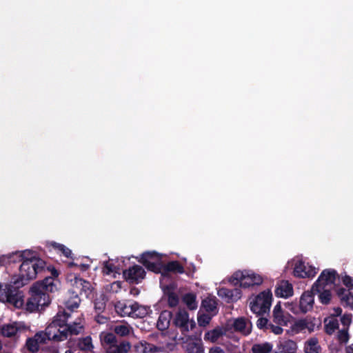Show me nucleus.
<instances>
[{
	"label": "nucleus",
	"instance_id": "25",
	"mask_svg": "<svg viewBox=\"0 0 353 353\" xmlns=\"http://www.w3.org/2000/svg\"><path fill=\"white\" fill-rule=\"evenodd\" d=\"M234 293H236V297H241V291L237 288L230 290L222 288L218 291V295L220 297L227 299V302L228 303L232 301V299L234 297Z\"/></svg>",
	"mask_w": 353,
	"mask_h": 353
},
{
	"label": "nucleus",
	"instance_id": "45",
	"mask_svg": "<svg viewBox=\"0 0 353 353\" xmlns=\"http://www.w3.org/2000/svg\"><path fill=\"white\" fill-rule=\"evenodd\" d=\"M8 257L10 258L9 259V262L10 265L12 263H21V261L22 256L19 254V252H15L9 254H8Z\"/></svg>",
	"mask_w": 353,
	"mask_h": 353
},
{
	"label": "nucleus",
	"instance_id": "5",
	"mask_svg": "<svg viewBox=\"0 0 353 353\" xmlns=\"http://www.w3.org/2000/svg\"><path fill=\"white\" fill-rule=\"evenodd\" d=\"M272 300V292L270 290L263 291L250 302V310L257 316H262L270 311Z\"/></svg>",
	"mask_w": 353,
	"mask_h": 353
},
{
	"label": "nucleus",
	"instance_id": "41",
	"mask_svg": "<svg viewBox=\"0 0 353 353\" xmlns=\"http://www.w3.org/2000/svg\"><path fill=\"white\" fill-rule=\"evenodd\" d=\"M338 340L341 343H346L349 340V334L347 327H343L338 332Z\"/></svg>",
	"mask_w": 353,
	"mask_h": 353
},
{
	"label": "nucleus",
	"instance_id": "22",
	"mask_svg": "<svg viewBox=\"0 0 353 353\" xmlns=\"http://www.w3.org/2000/svg\"><path fill=\"white\" fill-rule=\"evenodd\" d=\"M280 303H278L273 310V321L277 325H285L287 321L285 320Z\"/></svg>",
	"mask_w": 353,
	"mask_h": 353
},
{
	"label": "nucleus",
	"instance_id": "3",
	"mask_svg": "<svg viewBox=\"0 0 353 353\" xmlns=\"http://www.w3.org/2000/svg\"><path fill=\"white\" fill-rule=\"evenodd\" d=\"M69 316L70 314L65 311H59L56 314L45 330L48 340L57 342L65 340V332L63 330V323L67 321Z\"/></svg>",
	"mask_w": 353,
	"mask_h": 353
},
{
	"label": "nucleus",
	"instance_id": "32",
	"mask_svg": "<svg viewBox=\"0 0 353 353\" xmlns=\"http://www.w3.org/2000/svg\"><path fill=\"white\" fill-rule=\"evenodd\" d=\"M246 320L243 317H240L234 321L233 327L235 331L241 332L245 334H250V331L249 330H246Z\"/></svg>",
	"mask_w": 353,
	"mask_h": 353
},
{
	"label": "nucleus",
	"instance_id": "21",
	"mask_svg": "<svg viewBox=\"0 0 353 353\" xmlns=\"http://www.w3.org/2000/svg\"><path fill=\"white\" fill-rule=\"evenodd\" d=\"M82 329L83 327L79 323L68 324L67 321L64 322L63 330L65 332V340L68 336L79 334Z\"/></svg>",
	"mask_w": 353,
	"mask_h": 353
},
{
	"label": "nucleus",
	"instance_id": "14",
	"mask_svg": "<svg viewBox=\"0 0 353 353\" xmlns=\"http://www.w3.org/2000/svg\"><path fill=\"white\" fill-rule=\"evenodd\" d=\"M116 312L121 316H132L133 314L134 307L133 303H126L123 301H118L115 305Z\"/></svg>",
	"mask_w": 353,
	"mask_h": 353
},
{
	"label": "nucleus",
	"instance_id": "26",
	"mask_svg": "<svg viewBox=\"0 0 353 353\" xmlns=\"http://www.w3.org/2000/svg\"><path fill=\"white\" fill-rule=\"evenodd\" d=\"M182 301L190 310H194L197 308L196 296L192 292L185 294L182 296Z\"/></svg>",
	"mask_w": 353,
	"mask_h": 353
},
{
	"label": "nucleus",
	"instance_id": "61",
	"mask_svg": "<svg viewBox=\"0 0 353 353\" xmlns=\"http://www.w3.org/2000/svg\"><path fill=\"white\" fill-rule=\"evenodd\" d=\"M336 312L337 315H340L342 312V309L341 307H337L336 310Z\"/></svg>",
	"mask_w": 353,
	"mask_h": 353
},
{
	"label": "nucleus",
	"instance_id": "49",
	"mask_svg": "<svg viewBox=\"0 0 353 353\" xmlns=\"http://www.w3.org/2000/svg\"><path fill=\"white\" fill-rule=\"evenodd\" d=\"M211 317L206 314L201 315L198 317V323L201 326H205L209 324Z\"/></svg>",
	"mask_w": 353,
	"mask_h": 353
},
{
	"label": "nucleus",
	"instance_id": "53",
	"mask_svg": "<svg viewBox=\"0 0 353 353\" xmlns=\"http://www.w3.org/2000/svg\"><path fill=\"white\" fill-rule=\"evenodd\" d=\"M336 294H338V296L339 297H341V299L347 298V295L346 294L347 290L345 288H343L342 287L337 288L336 289Z\"/></svg>",
	"mask_w": 353,
	"mask_h": 353
},
{
	"label": "nucleus",
	"instance_id": "37",
	"mask_svg": "<svg viewBox=\"0 0 353 353\" xmlns=\"http://www.w3.org/2000/svg\"><path fill=\"white\" fill-rule=\"evenodd\" d=\"M26 346L28 351L35 353L39 350V345L34 337L28 338L26 342Z\"/></svg>",
	"mask_w": 353,
	"mask_h": 353
},
{
	"label": "nucleus",
	"instance_id": "39",
	"mask_svg": "<svg viewBox=\"0 0 353 353\" xmlns=\"http://www.w3.org/2000/svg\"><path fill=\"white\" fill-rule=\"evenodd\" d=\"M19 254L22 256L21 263L28 260H42L40 258L36 257L34 253L30 250H26L23 252H19Z\"/></svg>",
	"mask_w": 353,
	"mask_h": 353
},
{
	"label": "nucleus",
	"instance_id": "58",
	"mask_svg": "<svg viewBox=\"0 0 353 353\" xmlns=\"http://www.w3.org/2000/svg\"><path fill=\"white\" fill-rule=\"evenodd\" d=\"M78 267L80 268L81 270L86 271L89 268L90 265L84 263H81L80 265H78Z\"/></svg>",
	"mask_w": 353,
	"mask_h": 353
},
{
	"label": "nucleus",
	"instance_id": "1",
	"mask_svg": "<svg viewBox=\"0 0 353 353\" xmlns=\"http://www.w3.org/2000/svg\"><path fill=\"white\" fill-rule=\"evenodd\" d=\"M43 260H28L23 261L19 266L17 278L12 277L10 283H0V301L8 303L16 308L23 305V295L19 288L36 278L37 275L45 270Z\"/></svg>",
	"mask_w": 353,
	"mask_h": 353
},
{
	"label": "nucleus",
	"instance_id": "47",
	"mask_svg": "<svg viewBox=\"0 0 353 353\" xmlns=\"http://www.w3.org/2000/svg\"><path fill=\"white\" fill-rule=\"evenodd\" d=\"M341 322L344 327H349L352 323V314H345L341 317Z\"/></svg>",
	"mask_w": 353,
	"mask_h": 353
},
{
	"label": "nucleus",
	"instance_id": "54",
	"mask_svg": "<svg viewBox=\"0 0 353 353\" xmlns=\"http://www.w3.org/2000/svg\"><path fill=\"white\" fill-rule=\"evenodd\" d=\"M9 257H8V255H2L0 256V266H5L10 265L9 262Z\"/></svg>",
	"mask_w": 353,
	"mask_h": 353
},
{
	"label": "nucleus",
	"instance_id": "8",
	"mask_svg": "<svg viewBox=\"0 0 353 353\" xmlns=\"http://www.w3.org/2000/svg\"><path fill=\"white\" fill-rule=\"evenodd\" d=\"M336 279L339 280V275L337 272L334 269H326L324 270L319 276L318 279L315 282L313 288H323L325 285L329 284H334ZM317 291L320 292L319 289Z\"/></svg>",
	"mask_w": 353,
	"mask_h": 353
},
{
	"label": "nucleus",
	"instance_id": "60",
	"mask_svg": "<svg viewBox=\"0 0 353 353\" xmlns=\"http://www.w3.org/2000/svg\"><path fill=\"white\" fill-rule=\"evenodd\" d=\"M78 265H79L77 263H74V262H70L68 264V266L70 267V268L71 267H74V266H75V267L77 266V267Z\"/></svg>",
	"mask_w": 353,
	"mask_h": 353
},
{
	"label": "nucleus",
	"instance_id": "13",
	"mask_svg": "<svg viewBox=\"0 0 353 353\" xmlns=\"http://www.w3.org/2000/svg\"><path fill=\"white\" fill-rule=\"evenodd\" d=\"M314 296L312 291H305L302 294L299 301V307L302 312L306 313L312 309L314 302Z\"/></svg>",
	"mask_w": 353,
	"mask_h": 353
},
{
	"label": "nucleus",
	"instance_id": "7",
	"mask_svg": "<svg viewBox=\"0 0 353 353\" xmlns=\"http://www.w3.org/2000/svg\"><path fill=\"white\" fill-rule=\"evenodd\" d=\"M123 276L130 284H139L145 276V271L141 266L134 265L123 270Z\"/></svg>",
	"mask_w": 353,
	"mask_h": 353
},
{
	"label": "nucleus",
	"instance_id": "30",
	"mask_svg": "<svg viewBox=\"0 0 353 353\" xmlns=\"http://www.w3.org/2000/svg\"><path fill=\"white\" fill-rule=\"evenodd\" d=\"M77 346L82 351L91 352L94 348L91 336H88L79 339Z\"/></svg>",
	"mask_w": 353,
	"mask_h": 353
},
{
	"label": "nucleus",
	"instance_id": "33",
	"mask_svg": "<svg viewBox=\"0 0 353 353\" xmlns=\"http://www.w3.org/2000/svg\"><path fill=\"white\" fill-rule=\"evenodd\" d=\"M148 270L153 272L154 273H162L163 272L164 264L162 261H152L151 263L143 264Z\"/></svg>",
	"mask_w": 353,
	"mask_h": 353
},
{
	"label": "nucleus",
	"instance_id": "52",
	"mask_svg": "<svg viewBox=\"0 0 353 353\" xmlns=\"http://www.w3.org/2000/svg\"><path fill=\"white\" fill-rule=\"evenodd\" d=\"M105 343L109 344V345H116L115 343L117 342V340H116L115 336L113 334H108L105 336Z\"/></svg>",
	"mask_w": 353,
	"mask_h": 353
},
{
	"label": "nucleus",
	"instance_id": "51",
	"mask_svg": "<svg viewBox=\"0 0 353 353\" xmlns=\"http://www.w3.org/2000/svg\"><path fill=\"white\" fill-rule=\"evenodd\" d=\"M280 325H274L270 323L268 330H270L275 334H281L283 333V329Z\"/></svg>",
	"mask_w": 353,
	"mask_h": 353
},
{
	"label": "nucleus",
	"instance_id": "28",
	"mask_svg": "<svg viewBox=\"0 0 353 353\" xmlns=\"http://www.w3.org/2000/svg\"><path fill=\"white\" fill-rule=\"evenodd\" d=\"M273 345L269 342L254 343L251 348L252 353H270L272 351Z\"/></svg>",
	"mask_w": 353,
	"mask_h": 353
},
{
	"label": "nucleus",
	"instance_id": "19",
	"mask_svg": "<svg viewBox=\"0 0 353 353\" xmlns=\"http://www.w3.org/2000/svg\"><path fill=\"white\" fill-rule=\"evenodd\" d=\"M321 347L319 345L316 338H311L307 340L304 346L305 353H321Z\"/></svg>",
	"mask_w": 353,
	"mask_h": 353
},
{
	"label": "nucleus",
	"instance_id": "62",
	"mask_svg": "<svg viewBox=\"0 0 353 353\" xmlns=\"http://www.w3.org/2000/svg\"><path fill=\"white\" fill-rule=\"evenodd\" d=\"M236 293H234V297L232 299V301H236L239 299L241 297H236Z\"/></svg>",
	"mask_w": 353,
	"mask_h": 353
},
{
	"label": "nucleus",
	"instance_id": "44",
	"mask_svg": "<svg viewBox=\"0 0 353 353\" xmlns=\"http://www.w3.org/2000/svg\"><path fill=\"white\" fill-rule=\"evenodd\" d=\"M268 319L265 317H259L256 321V326L260 330H268L269 329V325Z\"/></svg>",
	"mask_w": 353,
	"mask_h": 353
},
{
	"label": "nucleus",
	"instance_id": "15",
	"mask_svg": "<svg viewBox=\"0 0 353 353\" xmlns=\"http://www.w3.org/2000/svg\"><path fill=\"white\" fill-rule=\"evenodd\" d=\"M172 318V313L168 310H163L161 312L157 323V327L161 331H164L167 330L170 324V321Z\"/></svg>",
	"mask_w": 353,
	"mask_h": 353
},
{
	"label": "nucleus",
	"instance_id": "63",
	"mask_svg": "<svg viewBox=\"0 0 353 353\" xmlns=\"http://www.w3.org/2000/svg\"><path fill=\"white\" fill-rule=\"evenodd\" d=\"M65 353H73L71 350H66Z\"/></svg>",
	"mask_w": 353,
	"mask_h": 353
},
{
	"label": "nucleus",
	"instance_id": "50",
	"mask_svg": "<svg viewBox=\"0 0 353 353\" xmlns=\"http://www.w3.org/2000/svg\"><path fill=\"white\" fill-rule=\"evenodd\" d=\"M342 282L348 289L353 288V279L351 276L345 274L342 277Z\"/></svg>",
	"mask_w": 353,
	"mask_h": 353
},
{
	"label": "nucleus",
	"instance_id": "35",
	"mask_svg": "<svg viewBox=\"0 0 353 353\" xmlns=\"http://www.w3.org/2000/svg\"><path fill=\"white\" fill-rule=\"evenodd\" d=\"M51 245L52 246L53 248L61 252L62 254L65 257L72 259V253L71 250L65 246L64 245L56 242H52L51 243Z\"/></svg>",
	"mask_w": 353,
	"mask_h": 353
},
{
	"label": "nucleus",
	"instance_id": "42",
	"mask_svg": "<svg viewBox=\"0 0 353 353\" xmlns=\"http://www.w3.org/2000/svg\"><path fill=\"white\" fill-rule=\"evenodd\" d=\"M94 305L95 312L99 314L102 313L105 310L106 306L105 302L103 301V299H97L94 302Z\"/></svg>",
	"mask_w": 353,
	"mask_h": 353
},
{
	"label": "nucleus",
	"instance_id": "40",
	"mask_svg": "<svg viewBox=\"0 0 353 353\" xmlns=\"http://www.w3.org/2000/svg\"><path fill=\"white\" fill-rule=\"evenodd\" d=\"M319 298L321 303L327 305L330 302L332 294L330 290H323V292H320Z\"/></svg>",
	"mask_w": 353,
	"mask_h": 353
},
{
	"label": "nucleus",
	"instance_id": "18",
	"mask_svg": "<svg viewBox=\"0 0 353 353\" xmlns=\"http://www.w3.org/2000/svg\"><path fill=\"white\" fill-rule=\"evenodd\" d=\"M201 307L207 312L211 313L213 315L216 314L218 312L216 298H205L201 302Z\"/></svg>",
	"mask_w": 353,
	"mask_h": 353
},
{
	"label": "nucleus",
	"instance_id": "59",
	"mask_svg": "<svg viewBox=\"0 0 353 353\" xmlns=\"http://www.w3.org/2000/svg\"><path fill=\"white\" fill-rule=\"evenodd\" d=\"M139 292V290L137 288H133L130 290V293L132 294H138Z\"/></svg>",
	"mask_w": 353,
	"mask_h": 353
},
{
	"label": "nucleus",
	"instance_id": "20",
	"mask_svg": "<svg viewBox=\"0 0 353 353\" xmlns=\"http://www.w3.org/2000/svg\"><path fill=\"white\" fill-rule=\"evenodd\" d=\"M161 261V256L157 252H145L141 255L139 262L142 264Z\"/></svg>",
	"mask_w": 353,
	"mask_h": 353
},
{
	"label": "nucleus",
	"instance_id": "27",
	"mask_svg": "<svg viewBox=\"0 0 353 353\" xmlns=\"http://www.w3.org/2000/svg\"><path fill=\"white\" fill-rule=\"evenodd\" d=\"M130 348L129 343L122 342L119 345H109L105 350V353H128Z\"/></svg>",
	"mask_w": 353,
	"mask_h": 353
},
{
	"label": "nucleus",
	"instance_id": "11",
	"mask_svg": "<svg viewBox=\"0 0 353 353\" xmlns=\"http://www.w3.org/2000/svg\"><path fill=\"white\" fill-rule=\"evenodd\" d=\"M274 293L277 297L289 298L292 296L294 293L292 284L288 281H280L276 286Z\"/></svg>",
	"mask_w": 353,
	"mask_h": 353
},
{
	"label": "nucleus",
	"instance_id": "31",
	"mask_svg": "<svg viewBox=\"0 0 353 353\" xmlns=\"http://www.w3.org/2000/svg\"><path fill=\"white\" fill-rule=\"evenodd\" d=\"M133 314L132 317L143 318L148 314L149 307L139 305L138 303H133Z\"/></svg>",
	"mask_w": 353,
	"mask_h": 353
},
{
	"label": "nucleus",
	"instance_id": "56",
	"mask_svg": "<svg viewBox=\"0 0 353 353\" xmlns=\"http://www.w3.org/2000/svg\"><path fill=\"white\" fill-rule=\"evenodd\" d=\"M209 353H225V351L221 347L215 346L210 349Z\"/></svg>",
	"mask_w": 353,
	"mask_h": 353
},
{
	"label": "nucleus",
	"instance_id": "29",
	"mask_svg": "<svg viewBox=\"0 0 353 353\" xmlns=\"http://www.w3.org/2000/svg\"><path fill=\"white\" fill-rule=\"evenodd\" d=\"M154 348V345L146 341H139L133 346V349L137 353H150L152 352Z\"/></svg>",
	"mask_w": 353,
	"mask_h": 353
},
{
	"label": "nucleus",
	"instance_id": "23",
	"mask_svg": "<svg viewBox=\"0 0 353 353\" xmlns=\"http://www.w3.org/2000/svg\"><path fill=\"white\" fill-rule=\"evenodd\" d=\"M19 328L17 326V323H14L12 324H6L1 327L0 332L2 336L5 337L10 338L15 336L19 332Z\"/></svg>",
	"mask_w": 353,
	"mask_h": 353
},
{
	"label": "nucleus",
	"instance_id": "16",
	"mask_svg": "<svg viewBox=\"0 0 353 353\" xmlns=\"http://www.w3.org/2000/svg\"><path fill=\"white\" fill-rule=\"evenodd\" d=\"M279 353H296L297 350V344L291 339L280 341L277 345Z\"/></svg>",
	"mask_w": 353,
	"mask_h": 353
},
{
	"label": "nucleus",
	"instance_id": "12",
	"mask_svg": "<svg viewBox=\"0 0 353 353\" xmlns=\"http://www.w3.org/2000/svg\"><path fill=\"white\" fill-rule=\"evenodd\" d=\"M189 314L185 310H179L173 319V325L181 329L182 332L188 331Z\"/></svg>",
	"mask_w": 353,
	"mask_h": 353
},
{
	"label": "nucleus",
	"instance_id": "10",
	"mask_svg": "<svg viewBox=\"0 0 353 353\" xmlns=\"http://www.w3.org/2000/svg\"><path fill=\"white\" fill-rule=\"evenodd\" d=\"M176 288V285L173 283L166 285L163 288L164 297L166 299L168 305L170 307H174L179 303V295L175 292Z\"/></svg>",
	"mask_w": 353,
	"mask_h": 353
},
{
	"label": "nucleus",
	"instance_id": "36",
	"mask_svg": "<svg viewBox=\"0 0 353 353\" xmlns=\"http://www.w3.org/2000/svg\"><path fill=\"white\" fill-rule=\"evenodd\" d=\"M93 288L92 287L91 283L83 279V286L81 288V293L79 296H85V298H88L89 296L92 294Z\"/></svg>",
	"mask_w": 353,
	"mask_h": 353
},
{
	"label": "nucleus",
	"instance_id": "6",
	"mask_svg": "<svg viewBox=\"0 0 353 353\" xmlns=\"http://www.w3.org/2000/svg\"><path fill=\"white\" fill-rule=\"evenodd\" d=\"M71 288L69 290L71 296L74 299L73 301H68L66 303V307L71 311L77 309L79 306L81 288L83 286V279L77 276H74V279H71Z\"/></svg>",
	"mask_w": 353,
	"mask_h": 353
},
{
	"label": "nucleus",
	"instance_id": "9",
	"mask_svg": "<svg viewBox=\"0 0 353 353\" xmlns=\"http://www.w3.org/2000/svg\"><path fill=\"white\" fill-rule=\"evenodd\" d=\"M294 276L299 278H310L314 277L316 271V269L312 266H307L302 261H299L296 263L294 271Z\"/></svg>",
	"mask_w": 353,
	"mask_h": 353
},
{
	"label": "nucleus",
	"instance_id": "46",
	"mask_svg": "<svg viewBox=\"0 0 353 353\" xmlns=\"http://www.w3.org/2000/svg\"><path fill=\"white\" fill-rule=\"evenodd\" d=\"M188 353H203V349L201 345L193 343L188 345Z\"/></svg>",
	"mask_w": 353,
	"mask_h": 353
},
{
	"label": "nucleus",
	"instance_id": "24",
	"mask_svg": "<svg viewBox=\"0 0 353 353\" xmlns=\"http://www.w3.org/2000/svg\"><path fill=\"white\" fill-rule=\"evenodd\" d=\"M339 321L335 317L325 319L324 320V330L326 334L332 335L336 330L339 329Z\"/></svg>",
	"mask_w": 353,
	"mask_h": 353
},
{
	"label": "nucleus",
	"instance_id": "43",
	"mask_svg": "<svg viewBox=\"0 0 353 353\" xmlns=\"http://www.w3.org/2000/svg\"><path fill=\"white\" fill-rule=\"evenodd\" d=\"M114 332L121 336H125L129 334L130 330L127 325H119L115 326Z\"/></svg>",
	"mask_w": 353,
	"mask_h": 353
},
{
	"label": "nucleus",
	"instance_id": "57",
	"mask_svg": "<svg viewBox=\"0 0 353 353\" xmlns=\"http://www.w3.org/2000/svg\"><path fill=\"white\" fill-rule=\"evenodd\" d=\"M48 270L51 272V273H52L51 277H53L54 279L55 277H57L59 276L58 271L54 267H52V268L48 267Z\"/></svg>",
	"mask_w": 353,
	"mask_h": 353
},
{
	"label": "nucleus",
	"instance_id": "17",
	"mask_svg": "<svg viewBox=\"0 0 353 353\" xmlns=\"http://www.w3.org/2000/svg\"><path fill=\"white\" fill-rule=\"evenodd\" d=\"M168 272H173L177 274H183L185 272V268L178 261H172L166 264H164L163 276H165Z\"/></svg>",
	"mask_w": 353,
	"mask_h": 353
},
{
	"label": "nucleus",
	"instance_id": "55",
	"mask_svg": "<svg viewBox=\"0 0 353 353\" xmlns=\"http://www.w3.org/2000/svg\"><path fill=\"white\" fill-rule=\"evenodd\" d=\"M196 270L195 266L191 264L190 266L186 268L185 272L188 276H192Z\"/></svg>",
	"mask_w": 353,
	"mask_h": 353
},
{
	"label": "nucleus",
	"instance_id": "34",
	"mask_svg": "<svg viewBox=\"0 0 353 353\" xmlns=\"http://www.w3.org/2000/svg\"><path fill=\"white\" fill-rule=\"evenodd\" d=\"M222 335L223 332L221 330L216 328L205 332L204 339L205 341H209L214 343L216 342Z\"/></svg>",
	"mask_w": 353,
	"mask_h": 353
},
{
	"label": "nucleus",
	"instance_id": "4",
	"mask_svg": "<svg viewBox=\"0 0 353 353\" xmlns=\"http://www.w3.org/2000/svg\"><path fill=\"white\" fill-rule=\"evenodd\" d=\"M230 281L234 285H239L247 288L254 285H259L263 283L262 277L254 273L250 274L247 271H237L233 274Z\"/></svg>",
	"mask_w": 353,
	"mask_h": 353
},
{
	"label": "nucleus",
	"instance_id": "38",
	"mask_svg": "<svg viewBox=\"0 0 353 353\" xmlns=\"http://www.w3.org/2000/svg\"><path fill=\"white\" fill-rule=\"evenodd\" d=\"M102 269L103 273L107 275L112 273H117L118 270L117 267L112 263L110 262V261H107L103 263Z\"/></svg>",
	"mask_w": 353,
	"mask_h": 353
},
{
	"label": "nucleus",
	"instance_id": "2",
	"mask_svg": "<svg viewBox=\"0 0 353 353\" xmlns=\"http://www.w3.org/2000/svg\"><path fill=\"white\" fill-rule=\"evenodd\" d=\"M54 278L46 276L42 281H37L30 288V297L26 304V310L30 312L41 311L50 303L48 292L57 290Z\"/></svg>",
	"mask_w": 353,
	"mask_h": 353
},
{
	"label": "nucleus",
	"instance_id": "48",
	"mask_svg": "<svg viewBox=\"0 0 353 353\" xmlns=\"http://www.w3.org/2000/svg\"><path fill=\"white\" fill-rule=\"evenodd\" d=\"M33 337L37 340L39 345L46 343V340H48L46 332L37 333Z\"/></svg>",
	"mask_w": 353,
	"mask_h": 353
}]
</instances>
